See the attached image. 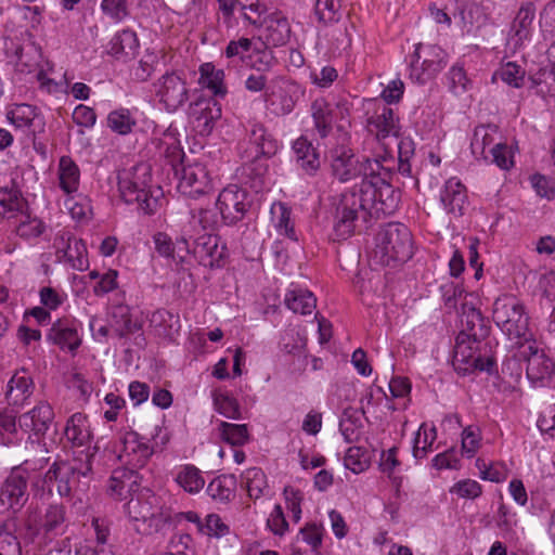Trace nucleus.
<instances>
[{
  "label": "nucleus",
  "instance_id": "1",
  "mask_svg": "<svg viewBox=\"0 0 555 555\" xmlns=\"http://www.w3.org/2000/svg\"><path fill=\"white\" fill-rule=\"evenodd\" d=\"M94 452L86 454V459L74 457L65 460L57 457L47 472L33 481V488L43 495L57 494L62 499H70L85 493L92 477V459Z\"/></svg>",
  "mask_w": 555,
  "mask_h": 555
},
{
  "label": "nucleus",
  "instance_id": "2",
  "mask_svg": "<svg viewBox=\"0 0 555 555\" xmlns=\"http://www.w3.org/2000/svg\"><path fill=\"white\" fill-rule=\"evenodd\" d=\"M386 157L369 165V177L362 178L358 188L370 208L373 218L392 215L399 206L400 192L390 183L392 171L385 166Z\"/></svg>",
  "mask_w": 555,
  "mask_h": 555
},
{
  "label": "nucleus",
  "instance_id": "3",
  "mask_svg": "<svg viewBox=\"0 0 555 555\" xmlns=\"http://www.w3.org/2000/svg\"><path fill=\"white\" fill-rule=\"evenodd\" d=\"M152 175L147 164H139L118 173V190L126 204H135L144 215H153L159 208L163 192L152 189Z\"/></svg>",
  "mask_w": 555,
  "mask_h": 555
},
{
  "label": "nucleus",
  "instance_id": "4",
  "mask_svg": "<svg viewBox=\"0 0 555 555\" xmlns=\"http://www.w3.org/2000/svg\"><path fill=\"white\" fill-rule=\"evenodd\" d=\"M126 512L134 522L135 531L142 534L165 531L172 526V509L149 490L131 498L126 504Z\"/></svg>",
  "mask_w": 555,
  "mask_h": 555
},
{
  "label": "nucleus",
  "instance_id": "5",
  "mask_svg": "<svg viewBox=\"0 0 555 555\" xmlns=\"http://www.w3.org/2000/svg\"><path fill=\"white\" fill-rule=\"evenodd\" d=\"M413 255L410 230L400 222H389L375 236L374 259L386 267L408 261Z\"/></svg>",
  "mask_w": 555,
  "mask_h": 555
},
{
  "label": "nucleus",
  "instance_id": "6",
  "mask_svg": "<svg viewBox=\"0 0 555 555\" xmlns=\"http://www.w3.org/2000/svg\"><path fill=\"white\" fill-rule=\"evenodd\" d=\"M494 347L492 339L468 338L466 334H457L452 365L461 375L475 371L491 372L495 364Z\"/></svg>",
  "mask_w": 555,
  "mask_h": 555
},
{
  "label": "nucleus",
  "instance_id": "7",
  "mask_svg": "<svg viewBox=\"0 0 555 555\" xmlns=\"http://www.w3.org/2000/svg\"><path fill=\"white\" fill-rule=\"evenodd\" d=\"M492 319L496 326L511 339L526 343L532 338L529 317L522 302L514 295H502L493 304Z\"/></svg>",
  "mask_w": 555,
  "mask_h": 555
},
{
  "label": "nucleus",
  "instance_id": "8",
  "mask_svg": "<svg viewBox=\"0 0 555 555\" xmlns=\"http://www.w3.org/2000/svg\"><path fill=\"white\" fill-rule=\"evenodd\" d=\"M371 215L370 208L363 198L358 184L344 192L336 205L334 234L336 240L350 237L360 221L367 222Z\"/></svg>",
  "mask_w": 555,
  "mask_h": 555
},
{
  "label": "nucleus",
  "instance_id": "9",
  "mask_svg": "<svg viewBox=\"0 0 555 555\" xmlns=\"http://www.w3.org/2000/svg\"><path fill=\"white\" fill-rule=\"evenodd\" d=\"M217 235L204 232L193 234L190 230H183L182 235L177 238V244L183 245V251L192 254L201 266L214 269L223 266L228 256L225 245L219 244Z\"/></svg>",
  "mask_w": 555,
  "mask_h": 555
},
{
  "label": "nucleus",
  "instance_id": "10",
  "mask_svg": "<svg viewBox=\"0 0 555 555\" xmlns=\"http://www.w3.org/2000/svg\"><path fill=\"white\" fill-rule=\"evenodd\" d=\"M348 134L346 132L339 135V142L328 150V159L332 173L341 182H347L358 177H369V165L379 163V159L364 158L360 162L348 146Z\"/></svg>",
  "mask_w": 555,
  "mask_h": 555
},
{
  "label": "nucleus",
  "instance_id": "11",
  "mask_svg": "<svg viewBox=\"0 0 555 555\" xmlns=\"http://www.w3.org/2000/svg\"><path fill=\"white\" fill-rule=\"evenodd\" d=\"M515 358L526 363V376L532 386H546L555 374V362L533 338L519 343Z\"/></svg>",
  "mask_w": 555,
  "mask_h": 555
},
{
  "label": "nucleus",
  "instance_id": "12",
  "mask_svg": "<svg viewBox=\"0 0 555 555\" xmlns=\"http://www.w3.org/2000/svg\"><path fill=\"white\" fill-rule=\"evenodd\" d=\"M447 64V53L436 44L415 46L410 62V78L421 85L434 78Z\"/></svg>",
  "mask_w": 555,
  "mask_h": 555
},
{
  "label": "nucleus",
  "instance_id": "13",
  "mask_svg": "<svg viewBox=\"0 0 555 555\" xmlns=\"http://www.w3.org/2000/svg\"><path fill=\"white\" fill-rule=\"evenodd\" d=\"M155 95L167 112L173 113L189 100L185 79L177 72H167L154 83Z\"/></svg>",
  "mask_w": 555,
  "mask_h": 555
},
{
  "label": "nucleus",
  "instance_id": "14",
  "mask_svg": "<svg viewBox=\"0 0 555 555\" xmlns=\"http://www.w3.org/2000/svg\"><path fill=\"white\" fill-rule=\"evenodd\" d=\"M178 190L181 194L196 198L212 191V181L208 169L202 163L180 164Z\"/></svg>",
  "mask_w": 555,
  "mask_h": 555
},
{
  "label": "nucleus",
  "instance_id": "15",
  "mask_svg": "<svg viewBox=\"0 0 555 555\" xmlns=\"http://www.w3.org/2000/svg\"><path fill=\"white\" fill-rule=\"evenodd\" d=\"M305 94V89L296 81L286 78H276L270 92L266 93V101L276 116L289 114L296 103Z\"/></svg>",
  "mask_w": 555,
  "mask_h": 555
},
{
  "label": "nucleus",
  "instance_id": "16",
  "mask_svg": "<svg viewBox=\"0 0 555 555\" xmlns=\"http://www.w3.org/2000/svg\"><path fill=\"white\" fill-rule=\"evenodd\" d=\"M216 205L224 223L235 224L245 217L251 203L245 189L230 184L220 192Z\"/></svg>",
  "mask_w": 555,
  "mask_h": 555
},
{
  "label": "nucleus",
  "instance_id": "17",
  "mask_svg": "<svg viewBox=\"0 0 555 555\" xmlns=\"http://www.w3.org/2000/svg\"><path fill=\"white\" fill-rule=\"evenodd\" d=\"M349 115V108L346 103H331L325 98H318L311 103V116L314 129L318 134L326 138L336 119H345Z\"/></svg>",
  "mask_w": 555,
  "mask_h": 555
},
{
  "label": "nucleus",
  "instance_id": "18",
  "mask_svg": "<svg viewBox=\"0 0 555 555\" xmlns=\"http://www.w3.org/2000/svg\"><path fill=\"white\" fill-rule=\"evenodd\" d=\"M534 20L535 7L533 2L522 3L513 18L507 34V46L512 50L516 51L522 48L531 39Z\"/></svg>",
  "mask_w": 555,
  "mask_h": 555
},
{
  "label": "nucleus",
  "instance_id": "19",
  "mask_svg": "<svg viewBox=\"0 0 555 555\" xmlns=\"http://www.w3.org/2000/svg\"><path fill=\"white\" fill-rule=\"evenodd\" d=\"M122 451L119 457L132 468L145 466L155 451L150 440L135 431H126L121 437Z\"/></svg>",
  "mask_w": 555,
  "mask_h": 555
},
{
  "label": "nucleus",
  "instance_id": "20",
  "mask_svg": "<svg viewBox=\"0 0 555 555\" xmlns=\"http://www.w3.org/2000/svg\"><path fill=\"white\" fill-rule=\"evenodd\" d=\"M35 391L31 374L24 367L16 370L9 379L4 392L5 401L11 406L21 408L30 399Z\"/></svg>",
  "mask_w": 555,
  "mask_h": 555
},
{
  "label": "nucleus",
  "instance_id": "21",
  "mask_svg": "<svg viewBox=\"0 0 555 555\" xmlns=\"http://www.w3.org/2000/svg\"><path fill=\"white\" fill-rule=\"evenodd\" d=\"M64 436L66 441L74 448L87 447L86 454L88 453V450L90 452H94V454L99 450V447L96 446L92 448L89 446L92 441L93 434L88 416L83 413H74L67 420L64 428Z\"/></svg>",
  "mask_w": 555,
  "mask_h": 555
},
{
  "label": "nucleus",
  "instance_id": "22",
  "mask_svg": "<svg viewBox=\"0 0 555 555\" xmlns=\"http://www.w3.org/2000/svg\"><path fill=\"white\" fill-rule=\"evenodd\" d=\"M28 500L27 480L11 470L0 489V502L9 509L18 511Z\"/></svg>",
  "mask_w": 555,
  "mask_h": 555
},
{
  "label": "nucleus",
  "instance_id": "23",
  "mask_svg": "<svg viewBox=\"0 0 555 555\" xmlns=\"http://www.w3.org/2000/svg\"><path fill=\"white\" fill-rule=\"evenodd\" d=\"M54 420L52 406L46 402H39L34 409L22 414L18 418L20 428L26 433L31 431L36 436H43Z\"/></svg>",
  "mask_w": 555,
  "mask_h": 555
},
{
  "label": "nucleus",
  "instance_id": "24",
  "mask_svg": "<svg viewBox=\"0 0 555 555\" xmlns=\"http://www.w3.org/2000/svg\"><path fill=\"white\" fill-rule=\"evenodd\" d=\"M440 201L449 214L463 216L468 206L466 186L457 178H450L440 192Z\"/></svg>",
  "mask_w": 555,
  "mask_h": 555
},
{
  "label": "nucleus",
  "instance_id": "25",
  "mask_svg": "<svg viewBox=\"0 0 555 555\" xmlns=\"http://www.w3.org/2000/svg\"><path fill=\"white\" fill-rule=\"evenodd\" d=\"M9 121L27 134L35 135L44 129L42 118L37 114V108L29 104H16L7 114Z\"/></svg>",
  "mask_w": 555,
  "mask_h": 555
},
{
  "label": "nucleus",
  "instance_id": "26",
  "mask_svg": "<svg viewBox=\"0 0 555 555\" xmlns=\"http://www.w3.org/2000/svg\"><path fill=\"white\" fill-rule=\"evenodd\" d=\"M264 26V46L282 47L291 38V25L287 17L280 11H274L262 20Z\"/></svg>",
  "mask_w": 555,
  "mask_h": 555
},
{
  "label": "nucleus",
  "instance_id": "27",
  "mask_svg": "<svg viewBox=\"0 0 555 555\" xmlns=\"http://www.w3.org/2000/svg\"><path fill=\"white\" fill-rule=\"evenodd\" d=\"M461 324L459 334H466L468 338L490 339L489 321L474 306L462 305Z\"/></svg>",
  "mask_w": 555,
  "mask_h": 555
},
{
  "label": "nucleus",
  "instance_id": "28",
  "mask_svg": "<svg viewBox=\"0 0 555 555\" xmlns=\"http://www.w3.org/2000/svg\"><path fill=\"white\" fill-rule=\"evenodd\" d=\"M48 339L62 350L75 354L81 345V337L73 322L57 320L49 330Z\"/></svg>",
  "mask_w": 555,
  "mask_h": 555
},
{
  "label": "nucleus",
  "instance_id": "29",
  "mask_svg": "<svg viewBox=\"0 0 555 555\" xmlns=\"http://www.w3.org/2000/svg\"><path fill=\"white\" fill-rule=\"evenodd\" d=\"M367 128L370 132L375 133L378 140H384L389 137L398 140L400 126L399 119L395 116L391 108L383 106L372 117L367 119Z\"/></svg>",
  "mask_w": 555,
  "mask_h": 555
},
{
  "label": "nucleus",
  "instance_id": "30",
  "mask_svg": "<svg viewBox=\"0 0 555 555\" xmlns=\"http://www.w3.org/2000/svg\"><path fill=\"white\" fill-rule=\"evenodd\" d=\"M249 149L246 153L261 155L264 157H272L276 154L279 144L278 141L266 130V128L258 122L250 124L248 131Z\"/></svg>",
  "mask_w": 555,
  "mask_h": 555
},
{
  "label": "nucleus",
  "instance_id": "31",
  "mask_svg": "<svg viewBox=\"0 0 555 555\" xmlns=\"http://www.w3.org/2000/svg\"><path fill=\"white\" fill-rule=\"evenodd\" d=\"M66 507L63 503H51L47 506L40 520L39 530L49 539L63 534L66 528Z\"/></svg>",
  "mask_w": 555,
  "mask_h": 555
},
{
  "label": "nucleus",
  "instance_id": "32",
  "mask_svg": "<svg viewBox=\"0 0 555 555\" xmlns=\"http://www.w3.org/2000/svg\"><path fill=\"white\" fill-rule=\"evenodd\" d=\"M108 324L119 338L126 337L140 328V325L132 321L130 307L122 304L112 306Z\"/></svg>",
  "mask_w": 555,
  "mask_h": 555
},
{
  "label": "nucleus",
  "instance_id": "33",
  "mask_svg": "<svg viewBox=\"0 0 555 555\" xmlns=\"http://www.w3.org/2000/svg\"><path fill=\"white\" fill-rule=\"evenodd\" d=\"M499 128L495 125H480L474 130V134L470 141V150L473 155L477 159L488 160L489 155L487 149L492 147L495 144V138L498 135Z\"/></svg>",
  "mask_w": 555,
  "mask_h": 555
},
{
  "label": "nucleus",
  "instance_id": "34",
  "mask_svg": "<svg viewBox=\"0 0 555 555\" xmlns=\"http://www.w3.org/2000/svg\"><path fill=\"white\" fill-rule=\"evenodd\" d=\"M297 165L307 173L314 175L320 168V159L317 150L306 138L300 137L293 143Z\"/></svg>",
  "mask_w": 555,
  "mask_h": 555
},
{
  "label": "nucleus",
  "instance_id": "35",
  "mask_svg": "<svg viewBox=\"0 0 555 555\" xmlns=\"http://www.w3.org/2000/svg\"><path fill=\"white\" fill-rule=\"evenodd\" d=\"M284 301L289 310L302 315L311 314L317 307V298L313 293L300 287L288 289Z\"/></svg>",
  "mask_w": 555,
  "mask_h": 555
},
{
  "label": "nucleus",
  "instance_id": "36",
  "mask_svg": "<svg viewBox=\"0 0 555 555\" xmlns=\"http://www.w3.org/2000/svg\"><path fill=\"white\" fill-rule=\"evenodd\" d=\"M57 173L60 188L66 194H72L78 190L80 182V170L72 157L65 155L60 158Z\"/></svg>",
  "mask_w": 555,
  "mask_h": 555
},
{
  "label": "nucleus",
  "instance_id": "37",
  "mask_svg": "<svg viewBox=\"0 0 555 555\" xmlns=\"http://www.w3.org/2000/svg\"><path fill=\"white\" fill-rule=\"evenodd\" d=\"M139 48V41L134 31L124 29L117 33L109 41L108 53L120 57L133 56Z\"/></svg>",
  "mask_w": 555,
  "mask_h": 555
},
{
  "label": "nucleus",
  "instance_id": "38",
  "mask_svg": "<svg viewBox=\"0 0 555 555\" xmlns=\"http://www.w3.org/2000/svg\"><path fill=\"white\" fill-rule=\"evenodd\" d=\"M236 478L233 475H221L207 486L208 495L217 502L227 503L235 496Z\"/></svg>",
  "mask_w": 555,
  "mask_h": 555
},
{
  "label": "nucleus",
  "instance_id": "39",
  "mask_svg": "<svg viewBox=\"0 0 555 555\" xmlns=\"http://www.w3.org/2000/svg\"><path fill=\"white\" fill-rule=\"evenodd\" d=\"M199 81L204 88L209 89L214 95L223 98L227 94L223 69H217L211 63H205L199 67Z\"/></svg>",
  "mask_w": 555,
  "mask_h": 555
},
{
  "label": "nucleus",
  "instance_id": "40",
  "mask_svg": "<svg viewBox=\"0 0 555 555\" xmlns=\"http://www.w3.org/2000/svg\"><path fill=\"white\" fill-rule=\"evenodd\" d=\"M137 126L134 114L128 108H117L107 115V127L119 135H127Z\"/></svg>",
  "mask_w": 555,
  "mask_h": 555
},
{
  "label": "nucleus",
  "instance_id": "41",
  "mask_svg": "<svg viewBox=\"0 0 555 555\" xmlns=\"http://www.w3.org/2000/svg\"><path fill=\"white\" fill-rule=\"evenodd\" d=\"M176 482L189 493H197L205 486L202 472L194 465L182 466L175 478Z\"/></svg>",
  "mask_w": 555,
  "mask_h": 555
},
{
  "label": "nucleus",
  "instance_id": "42",
  "mask_svg": "<svg viewBox=\"0 0 555 555\" xmlns=\"http://www.w3.org/2000/svg\"><path fill=\"white\" fill-rule=\"evenodd\" d=\"M193 114L196 116L197 127H202L201 132H210L214 121L221 116V109L215 101H202L195 104Z\"/></svg>",
  "mask_w": 555,
  "mask_h": 555
},
{
  "label": "nucleus",
  "instance_id": "43",
  "mask_svg": "<svg viewBox=\"0 0 555 555\" xmlns=\"http://www.w3.org/2000/svg\"><path fill=\"white\" fill-rule=\"evenodd\" d=\"M437 438L436 427L430 428L424 423L420 426L413 440V456L416 460L425 459L431 451L433 443Z\"/></svg>",
  "mask_w": 555,
  "mask_h": 555
},
{
  "label": "nucleus",
  "instance_id": "44",
  "mask_svg": "<svg viewBox=\"0 0 555 555\" xmlns=\"http://www.w3.org/2000/svg\"><path fill=\"white\" fill-rule=\"evenodd\" d=\"M212 401L216 411L228 418L237 420L241 417V410L237 400L222 389L212 391Z\"/></svg>",
  "mask_w": 555,
  "mask_h": 555
},
{
  "label": "nucleus",
  "instance_id": "45",
  "mask_svg": "<svg viewBox=\"0 0 555 555\" xmlns=\"http://www.w3.org/2000/svg\"><path fill=\"white\" fill-rule=\"evenodd\" d=\"M44 222L27 214H23L16 225V234L26 241L35 240L46 232Z\"/></svg>",
  "mask_w": 555,
  "mask_h": 555
},
{
  "label": "nucleus",
  "instance_id": "46",
  "mask_svg": "<svg viewBox=\"0 0 555 555\" xmlns=\"http://www.w3.org/2000/svg\"><path fill=\"white\" fill-rule=\"evenodd\" d=\"M275 63L272 51L264 48L254 47L253 51L246 55L245 64L247 67L256 70V73L266 74L271 70Z\"/></svg>",
  "mask_w": 555,
  "mask_h": 555
},
{
  "label": "nucleus",
  "instance_id": "47",
  "mask_svg": "<svg viewBox=\"0 0 555 555\" xmlns=\"http://www.w3.org/2000/svg\"><path fill=\"white\" fill-rule=\"evenodd\" d=\"M157 147L159 150V154L168 159L175 170V173L178 175L180 167L178 162H181V164L183 163V151L180 147L178 140L172 135L165 134L164 138L159 139Z\"/></svg>",
  "mask_w": 555,
  "mask_h": 555
},
{
  "label": "nucleus",
  "instance_id": "48",
  "mask_svg": "<svg viewBox=\"0 0 555 555\" xmlns=\"http://www.w3.org/2000/svg\"><path fill=\"white\" fill-rule=\"evenodd\" d=\"M132 472L114 470L108 481V491L116 499L122 500L127 498V493L132 490L135 480H132Z\"/></svg>",
  "mask_w": 555,
  "mask_h": 555
},
{
  "label": "nucleus",
  "instance_id": "49",
  "mask_svg": "<svg viewBox=\"0 0 555 555\" xmlns=\"http://www.w3.org/2000/svg\"><path fill=\"white\" fill-rule=\"evenodd\" d=\"M272 220L281 234L293 238L295 236L294 224L291 220V209L284 203H274L271 206Z\"/></svg>",
  "mask_w": 555,
  "mask_h": 555
},
{
  "label": "nucleus",
  "instance_id": "50",
  "mask_svg": "<svg viewBox=\"0 0 555 555\" xmlns=\"http://www.w3.org/2000/svg\"><path fill=\"white\" fill-rule=\"evenodd\" d=\"M219 430L221 439L231 446H243L248 441V429L245 424L221 422Z\"/></svg>",
  "mask_w": 555,
  "mask_h": 555
},
{
  "label": "nucleus",
  "instance_id": "51",
  "mask_svg": "<svg viewBox=\"0 0 555 555\" xmlns=\"http://www.w3.org/2000/svg\"><path fill=\"white\" fill-rule=\"evenodd\" d=\"M248 495L251 499H259L264 494V490L268 488L266 475L261 468L250 467L243 475Z\"/></svg>",
  "mask_w": 555,
  "mask_h": 555
},
{
  "label": "nucleus",
  "instance_id": "52",
  "mask_svg": "<svg viewBox=\"0 0 555 555\" xmlns=\"http://www.w3.org/2000/svg\"><path fill=\"white\" fill-rule=\"evenodd\" d=\"M532 86L537 88V93L542 96H555V67L541 68L537 74L530 77Z\"/></svg>",
  "mask_w": 555,
  "mask_h": 555
},
{
  "label": "nucleus",
  "instance_id": "53",
  "mask_svg": "<svg viewBox=\"0 0 555 555\" xmlns=\"http://www.w3.org/2000/svg\"><path fill=\"white\" fill-rule=\"evenodd\" d=\"M491 157L487 162L494 164L502 170H509L514 167V153L506 143L498 142L489 150Z\"/></svg>",
  "mask_w": 555,
  "mask_h": 555
},
{
  "label": "nucleus",
  "instance_id": "54",
  "mask_svg": "<svg viewBox=\"0 0 555 555\" xmlns=\"http://www.w3.org/2000/svg\"><path fill=\"white\" fill-rule=\"evenodd\" d=\"M500 78L502 81L514 88L524 86L525 70L514 62H507L502 65L493 75V79Z\"/></svg>",
  "mask_w": 555,
  "mask_h": 555
},
{
  "label": "nucleus",
  "instance_id": "55",
  "mask_svg": "<svg viewBox=\"0 0 555 555\" xmlns=\"http://www.w3.org/2000/svg\"><path fill=\"white\" fill-rule=\"evenodd\" d=\"M0 555H22L21 543L9 525L0 528Z\"/></svg>",
  "mask_w": 555,
  "mask_h": 555
},
{
  "label": "nucleus",
  "instance_id": "56",
  "mask_svg": "<svg viewBox=\"0 0 555 555\" xmlns=\"http://www.w3.org/2000/svg\"><path fill=\"white\" fill-rule=\"evenodd\" d=\"M441 298L449 309L456 308L457 299L462 298L465 294V289L462 284L454 281H447L439 287Z\"/></svg>",
  "mask_w": 555,
  "mask_h": 555
},
{
  "label": "nucleus",
  "instance_id": "57",
  "mask_svg": "<svg viewBox=\"0 0 555 555\" xmlns=\"http://www.w3.org/2000/svg\"><path fill=\"white\" fill-rule=\"evenodd\" d=\"M0 435L3 444H11L18 440L16 417L8 412H0Z\"/></svg>",
  "mask_w": 555,
  "mask_h": 555
},
{
  "label": "nucleus",
  "instance_id": "58",
  "mask_svg": "<svg viewBox=\"0 0 555 555\" xmlns=\"http://www.w3.org/2000/svg\"><path fill=\"white\" fill-rule=\"evenodd\" d=\"M214 223V212L209 209L198 208L191 211L189 224L183 230H190L191 233L196 234L199 227L204 232Z\"/></svg>",
  "mask_w": 555,
  "mask_h": 555
},
{
  "label": "nucleus",
  "instance_id": "59",
  "mask_svg": "<svg viewBox=\"0 0 555 555\" xmlns=\"http://www.w3.org/2000/svg\"><path fill=\"white\" fill-rule=\"evenodd\" d=\"M156 251L166 258L175 259V251L178 248V253L183 251V245L172 242L171 237L165 232H157L153 236Z\"/></svg>",
  "mask_w": 555,
  "mask_h": 555
},
{
  "label": "nucleus",
  "instance_id": "60",
  "mask_svg": "<svg viewBox=\"0 0 555 555\" xmlns=\"http://www.w3.org/2000/svg\"><path fill=\"white\" fill-rule=\"evenodd\" d=\"M450 492L463 499H477L482 493L480 483L473 479H464L455 482Z\"/></svg>",
  "mask_w": 555,
  "mask_h": 555
},
{
  "label": "nucleus",
  "instance_id": "61",
  "mask_svg": "<svg viewBox=\"0 0 555 555\" xmlns=\"http://www.w3.org/2000/svg\"><path fill=\"white\" fill-rule=\"evenodd\" d=\"M253 40L242 37L237 40L229 41L225 47L224 54L228 59L238 57L245 63L246 55L253 51Z\"/></svg>",
  "mask_w": 555,
  "mask_h": 555
},
{
  "label": "nucleus",
  "instance_id": "62",
  "mask_svg": "<svg viewBox=\"0 0 555 555\" xmlns=\"http://www.w3.org/2000/svg\"><path fill=\"white\" fill-rule=\"evenodd\" d=\"M246 162H245V171L246 173L254 178V179H261L266 176L268 172L269 166H268V158L264 156H257L256 154H251L249 156V153H246Z\"/></svg>",
  "mask_w": 555,
  "mask_h": 555
},
{
  "label": "nucleus",
  "instance_id": "63",
  "mask_svg": "<svg viewBox=\"0 0 555 555\" xmlns=\"http://www.w3.org/2000/svg\"><path fill=\"white\" fill-rule=\"evenodd\" d=\"M159 65L158 55L155 52H147L134 69V76L141 81L147 80Z\"/></svg>",
  "mask_w": 555,
  "mask_h": 555
},
{
  "label": "nucleus",
  "instance_id": "64",
  "mask_svg": "<svg viewBox=\"0 0 555 555\" xmlns=\"http://www.w3.org/2000/svg\"><path fill=\"white\" fill-rule=\"evenodd\" d=\"M540 26L544 39L555 38V1L548 2L540 14Z\"/></svg>",
  "mask_w": 555,
  "mask_h": 555
}]
</instances>
